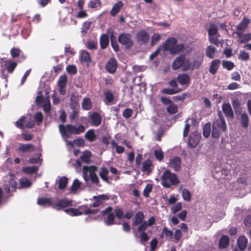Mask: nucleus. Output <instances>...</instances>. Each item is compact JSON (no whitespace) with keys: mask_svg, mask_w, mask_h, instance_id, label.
<instances>
[{"mask_svg":"<svg viewBox=\"0 0 251 251\" xmlns=\"http://www.w3.org/2000/svg\"><path fill=\"white\" fill-rule=\"evenodd\" d=\"M218 119L214 120L212 123L211 137L218 138L222 133L227 130V126L224 117L221 111H218Z\"/></svg>","mask_w":251,"mask_h":251,"instance_id":"f257e3e1","label":"nucleus"},{"mask_svg":"<svg viewBox=\"0 0 251 251\" xmlns=\"http://www.w3.org/2000/svg\"><path fill=\"white\" fill-rule=\"evenodd\" d=\"M58 126L61 135L65 138H69L72 134H80L84 132L85 129L84 126L82 125L76 126L71 124H60Z\"/></svg>","mask_w":251,"mask_h":251,"instance_id":"f03ea898","label":"nucleus"},{"mask_svg":"<svg viewBox=\"0 0 251 251\" xmlns=\"http://www.w3.org/2000/svg\"><path fill=\"white\" fill-rule=\"evenodd\" d=\"M98 167L94 165L90 166H84L82 168L83 177L86 182L91 180L92 183L98 184L99 179L96 174Z\"/></svg>","mask_w":251,"mask_h":251,"instance_id":"7ed1b4c3","label":"nucleus"},{"mask_svg":"<svg viewBox=\"0 0 251 251\" xmlns=\"http://www.w3.org/2000/svg\"><path fill=\"white\" fill-rule=\"evenodd\" d=\"M161 181L163 186L166 188H170L171 185H177L179 183L176 175L169 170L164 172L161 176Z\"/></svg>","mask_w":251,"mask_h":251,"instance_id":"20e7f679","label":"nucleus"},{"mask_svg":"<svg viewBox=\"0 0 251 251\" xmlns=\"http://www.w3.org/2000/svg\"><path fill=\"white\" fill-rule=\"evenodd\" d=\"M112 211L113 208L109 206L100 212L102 216H107L106 219L104 221V223L106 226H111L115 224V215L114 213L112 212Z\"/></svg>","mask_w":251,"mask_h":251,"instance_id":"39448f33","label":"nucleus"},{"mask_svg":"<svg viewBox=\"0 0 251 251\" xmlns=\"http://www.w3.org/2000/svg\"><path fill=\"white\" fill-rule=\"evenodd\" d=\"M118 42L124 45L126 49H130L133 45V42L131 39V35L129 33H123L121 34L118 38Z\"/></svg>","mask_w":251,"mask_h":251,"instance_id":"423d86ee","label":"nucleus"},{"mask_svg":"<svg viewBox=\"0 0 251 251\" xmlns=\"http://www.w3.org/2000/svg\"><path fill=\"white\" fill-rule=\"evenodd\" d=\"M73 201L67 199H58L56 202L53 203L52 208L56 210L65 209L66 208L70 207L72 205Z\"/></svg>","mask_w":251,"mask_h":251,"instance_id":"0eeeda50","label":"nucleus"},{"mask_svg":"<svg viewBox=\"0 0 251 251\" xmlns=\"http://www.w3.org/2000/svg\"><path fill=\"white\" fill-rule=\"evenodd\" d=\"M68 82V78L65 74L59 76L57 82V86L60 95H64L66 93V87Z\"/></svg>","mask_w":251,"mask_h":251,"instance_id":"6e6552de","label":"nucleus"},{"mask_svg":"<svg viewBox=\"0 0 251 251\" xmlns=\"http://www.w3.org/2000/svg\"><path fill=\"white\" fill-rule=\"evenodd\" d=\"M201 135L197 131L192 132L189 137L188 144L190 147L196 148L200 142Z\"/></svg>","mask_w":251,"mask_h":251,"instance_id":"1a4fd4ad","label":"nucleus"},{"mask_svg":"<svg viewBox=\"0 0 251 251\" xmlns=\"http://www.w3.org/2000/svg\"><path fill=\"white\" fill-rule=\"evenodd\" d=\"M136 39L140 44L146 45L149 41L150 36L145 30H141L137 33Z\"/></svg>","mask_w":251,"mask_h":251,"instance_id":"9d476101","label":"nucleus"},{"mask_svg":"<svg viewBox=\"0 0 251 251\" xmlns=\"http://www.w3.org/2000/svg\"><path fill=\"white\" fill-rule=\"evenodd\" d=\"M118 62L114 57L110 58L106 63L105 68L106 71L110 74H114L117 70Z\"/></svg>","mask_w":251,"mask_h":251,"instance_id":"9b49d317","label":"nucleus"},{"mask_svg":"<svg viewBox=\"0 0 251 251\" xmlns=\"http://www.w3.org/2000/svg\"><path fill=\"white\" fill-rule=\"evenodd\" d=\"M90 205L88 204H84L78 207V209H79V215H90L97 214L99 212L98 209H91Z\"/></svg>","mask_w":251,"mask_h":251,"instance_id":"f8f14e48","label":"nucleus"},{"mask_svg":"<svg viewBox=\"0 0 251 251\" xmlns=\"http://www.w3.org/2000/svg\"><path fill=\"white\" fill-rule=\"evenodd\" d=\"M222 109L226 118L230 119L234 118V112L229 103L224 102L222 106Z\"/></svg>","mask_w":251,"mask_h":251,"instance_id":"ddd939ff","label":"nucleus"},{"mask_svg":"<svg viewBox=\"0 0 251 251\" xmlns=\"http://www.w3.org/2000/svg\"><path fill=\"white\" fill-rule=\"evenodd\" d=\"M176 42L177 40L175 38L171 37L166 40L163 46H161L163 47L164 51H169L171 53Z\"/></svg>","mask_w":251,"mask_h":251,"instance_id":"4468645a","label":"nucleus"},{"mask_svg":"<svg viewBox=\"0 0 251 251\" xmlns=\"http://www.w3.org/2000/svg\"><path fill=\"white\" fill-rule=\"evenodd\" d=\"M181 160L178 156L171 158L168 163L169 167L174 169L175 171H178L181 168Z\"/></svg>","mask_w":251,"mask_h":251,"instance_id":"2eb2a0df","label":"nucleus"},{"mask_svg":"<svg viewBox=\"0 0 251 251\" xmlns=\"http://www.w3.org/2000/svg\"><path fill=\"white\" fill-rule=\"evenodd\" d=\"M90 123L93 126H98L102 121V117L97 112H94L90 116Z\"/></svg>","mask_w":251,"mask_h":251,"instance_id":"dca6fc26","label":"nucleus"},{"mask_svg":"<svg viewBox=\"0 0 251 251\" xmlns=\"http://www.w3.org/2000/svg\"><path fill=\"white\" fill-rule=\"evenodd\" d=\"M176 80L182 86H188L190 83V77L186 74H179L176 77Z\"/></svg>","mask_w":251,"mask_h":251,"instance_id":"f3484780","label":"nucleus"},{"mask_svg":"<svg viewBox=\"0 0 251 251\" xmlns=\"http://www.w3.org/2000/svg\"><path fill=\"white\" fill-rule=\"evenodd\" d=\"M221 64V60L216 59L211 61L209 68V72L212 75H215L218 70Z\"/></svg>","mask_w":251,"mask_h":251,"instance_id":"a211bd4d","label":"nucleus"},{"mask_svg":"<svg viewBox=\"0 0 251 251\" xmlns=\"http://www.w3.org/2000/svg\"><path fill=\"white\" fill-rule=\"evenodd\" d=\"M37 203L44 207L51 206L52 207L54 203L50 198L41 197L38 199Z\"/></svg>","mask_w":251,"mask_h":251,"instance_id":"6ab92c4d","label":"nucleus"},{"mask_svg":"<svg viewBox=\"0 0 251 251\" xmlns=\"http://www.w3.org/2000/svg\"><path fill=\"white\" fill-rule=\"evenodd\" d=\"M153 166L152 161L147 159L143 162L141 170L143 172L146 173L147 175H149L151 172V167Z\"/></svg>","mask_w":251,"mask_h":251,"instance_id":"aec40b11","label":"nucleus"},{"mask_svg":"<svg viewBox=\"0 0 251 251\" xmlns=\"http://www.w3.org/2000/svg\"><path fill=\"white\" fill-rule=\"evenodd\" d=\"M18 150L22 152H32L35 151L34 146L30 144H20Z\"/></svg>","mask_w":251,"mask_h":251,"instance_id":"412c9836","label":"nucleus"},{"mask_svg":"<svg viewBox=\"0 0 251 251\" xmlns=\"http://www.w3.org/2000/svg\"><path fill=\"white\" fill-rule=\"evenodd\" d=\"M185 60V56L183 55L177 57L172 64V69L176 70L182 66Z\"/></svg>","mask_w":251,"mask_h":251,"instance_id":"4be33fe9","label":"nucleus"},{"mask_svg":"<svg viewBox=\"0 0 251 251\" xmlns=\"http://www.w3.org/2000/svg\"><path fill=\"white\" fill-rule=\"evenodd\" d=\"M145 218L144 213L142 211H139L136 213L135 218L133 219L132 226H137L142 222Z\"/></svg>","mask_w":251,"mask_h":251,"instance_id":"5701e85b","label":"nucleus"},{"mask_svg":"<svg viewBox=\"0 0 251 251\" xmlns=\"http://www.w3.org/2000/svg\"><path fill=\"white\" fill-rule=\"evenodd\" d=\"M109 171L105 167H101L100 168V172H99V176L100 178L104 182L109 183V179H112L111 178L108 177Z\"/></svg>","mask_w":251,"mask_h":251,"instance_id":"b1692460","label":"nucleus"},{"mask_svg":"<svg viewBox=\"0 0 251 251\" xmlns=\"http://www.w3.org/2000/svg\"><path fill=\"white\" fill-rule=\"evenodd\" d=\"M100 44L101 49L107 48L109 45V38L107 34H102L100 39Z\"/></svg>","mask_w":251,"mask_h":251,"instance_id":"393cba45","label":"nucleus"},{"mask_svg":"<svg viewBox=\"0 0 251 251\" xmlns=\"http://www.w3.org/2000/svg\"><path fill=\"white\" fill-rule=\"evenodd\" d=\"M80 61L89 64L92 62L90 54L87 51L83 50L81 52Z\"/></svg>","mask_w":251,"mask_h":251,"instance_id":"a878e982","label":"nucleus"},{"mask_svg":"<svg viewBox=\"0 0 251 251\" xmlns=\"http://www.w3.org/2000/svg\"><path fill=\"white\" fill-rule=\"evenodd\" d=\"M173 232L169 230L167 227L164 226L162 228V231L160 235V238L165 237L167 240H170L173 237Z\"/></svg>","mask_w":251,"mask_h":251,"instance_id":"bb28decb","label":"nucleus"},{"mask_svg":"<svg viewBox=\"0 0 251 251\" xmlns=\"http://www.w3.org/2000/svg\"><path fill=\"white\" fill-rule=\"evenodd\" d=\"M229 243V238L227 235H223L219 241V248L221 249H226Z\"/></svg>","mask_w":251,"mask_h":251,"instance_id":"cd10ccee","label":"nucleus"},{"mask_svg":"<svg viewBox=\"0 0 251 251\" xmlns=\"http://www.w3.org/2000/svg\"><path fill=\"white\" fill-rule=\"evenodd\" d=\"M123 6V2L122 1H118L113 5L112 9L110 11V15L112 16H115L116 14L120 12Z\"/></svg>","mask_w":251,"mask_h":251,"instance_id":"c85d7f7f","label":"nucleus"},{"mask_svg":"<svg viewBox=\"0 0 251 251\" xmlns=\"http://www.w3.org/2000/svg\"><path fill=\"white\" fill-rule=\"evenodd\" d=\"M85 138L90 142H93L96 139V135L95 133V130L93 129H89L84 134Z\"/></svg>","mask_w":251,"mask_h":251,"instance_id":"c756f323","label":"nucleus"},{"mask_svg":"<svg viewBox=\"0 0 251 251\" xmlns=\"http://www.w3.org/2000/svg\"><path fill=\"white\" fill-rule=\"evenodd\" d=\"M78 101V95H76L75 94L73 93L71 95L70 98V108L72 109H75L77 105Z\"/></svg>","mask_w":251,"mask_h":251,"instance_id":"7c9ffc66","label":"nucleus"},{"mask_svg":"<svg viewBox=\"0 0 251 251\" xmlns=\"http://www.w3.org/2000/svg\"><path fill=\"white\" fill-rule=\"evenodd\" d=\"M237 243L240 250L244 251L247 246L248 240L244 236H240L238 239Z\"/></svg>","mask_w":251,"mask_h":251,"instance_id":"2f4dec72","label":"nucleus"},{"mask_svg":"<svg viewBox=\"0 0 251 251\" xmlns=\"http://www.w3.org/2000/svg\"><path fill=\"white\" fill-rule=\"evenodd\" d=\"M216 51L217 50L215 47L212 46H208L206 49L205 55L207 57L212 59L215 57Z\"/></svg>","mask_w":251,"mask_h":251,"instance_id":"473e14b6","label":"nucleus"},{"mask_svg":"<svg viewBox=\"0 0 251 251\" xmlns=\"http://www.w3.org/2000/svg\"><path fill=\"white\" fill-rule=\"evenodd\" d=\"M203 60V56H200L196 57L192 62L191 69H198L201 65Z\"/></svg>","mask_w":251,"mask_h":251,"instance_id":"72a5a7b5","label":"nucleus"},{"mask_svg":"<svg viewBox=\"0 0 251 251\" xmlns=\"http://www.w3.org/2000/svg\"><path fill=\"white\" fill-rule=\"evenodd\" d=\"M232 104L234 110V112L236 115L241 114L242 108L241 106L240 103L238 100L232 101Z\"/></svg>","mask_w":251,"mask_h":251,"instance_id":"f704fd0d","label":"nucleus"},{"mask_svg":"<svg viewBox=\"0 0 251 251\" xmlns=\"http://www.w3.org/2000/svg\"><path fill=\"white\" fill-rule=\"evenodd\" d=\"M17 65V63L11 60H8L5 62L6 70L8 73H12L16 68Z\"/></svg>","mask_w":251,"mask_h":251,"instance_id":"c9c22d12","label":"nucleus"},{"mask_svg":"<svg viewBox=\"0 0 251 251\" xmlns=\"http://www.w3.org/2000/svg\"><path fill=\"white\" fill-rule=\"evenodd\" d=\"M93 199L98 201L99 205L100 206L103 203L104 201L109 200L110 199V197L108 195L101 194L94 196Z\"/></svg>","mask_w":251,"mask_h":251,"instance_id":"e433bc0d","label":"nucleus"},{"mask_svg":"<svg viewBox=\"0 0 251 251\" xmlns=\"http://www.w3.org/2000/svg\"><path fill=\"white\" fill-rule=\"evenodd\" d=\"M93 199L98 201L99 205L100 206L103 203L104 201L109 200L110 199V197L108 195L101 194L94 196Z\"/></svg>","mask_w":251,"mask_h":251,"instance_id":"4c0bfd02","label":"nucleus"},{"mask_svg":"<svg viewBox=\"0 0 251 251\" xmlns=\"http://www.w3.org/2000/svg\"><path fill=\"white\" fill-rule=\"evenodd\" d=\"M250 23V20L244 18L241 22L237 25L236 29L244 31L247 28Z\"/></svg>","mask_w":251,"mask_h":251,"instance_id":"58836bf2","label":"nucleus"},{"mask_svg":"<svg viewBox=\"0 0 251 251\" xmlns=\"http://www.w3.org/2000/svg\"><path fill=\"white\" fill-rule=\"evenodd\" d=\"M82 107L86 110H90L92 108L91 100L89 98H84L82 102Z\"/></svg>","mask_w":251,"mask_h":251,"instance_id":"ea45409f","label":"nucleus"},{"mask_svg":"<svg viewBox=\"0 0 251 251\" xmlns=\"http://www.w3.org/2000/svg\"><path fill=\"white\" fill-rule=\"evenodd\" d=\"M249 119L246 113H243L241 115V124L242 126L247 128L249 126Z\"/></svg>","mask_w":251,"mask_h":251,"instance_id":"a19ab883","label":"nucleus"},{"mask_svg":"<svg viewBox=\"0 0 251 251\" xmlns=\"http://www.w3.org/2000/svg\"><path fill=\"white\" fill-rule=\"evenodd\" d=\"M211 131V125L210 122L206 123L203 127V135L205 138H208Z\"/></svg>","mask_w":251,"mask_h":251,"instance_id":"79ce46f5","label":"nucleus"},{"mask_svg":"<svg viewBox=\"0 0 251 251\" xmlns=\"http://www.w3.org/2000/svg\"><path fill=\"white\" fill-rule=\"evenodd\" d=\"M68 183V178L67 177L65 176L61 177L58 182V188L59 189H65Z\"/></svg>","mask_w":251,"mask_h":251,"instance_id":"37998d69","label":"nucleus"},{"mask_svg":"<svg viewBox=\"0 0 251 251\" xmlns=\"http://www.w3.org/2000/svg\"><path fill=\"white\" fill-rule=\"evenodd\" d=\"M64 211L67 214L72 216H79L80 214L79 209H78V208H66Z\"/></svg>","mask_w":251,"mask_h":251,"instance_id":"c03bdc74","label":"nucleus"},{"mask_svg":"<svg viewBox=\"0 0 251 251\" xmlns=\"http://www.w3.org/2000/svg\"><path fill=\"white\" fill-rule=\"evenodd\" d=\"M181 91V89H176L174 88H164L161 90V93L167 95H173L177 93L180 92Z\"/></svg>","mask_w":251,"mask_h":251,"instance_id":"a18cd8bd","label":"nucleus"},{"mask_svg":"<svg viewBox=\"0 0 251 251\" xmlns=\"http://www.w3.org/2000/svg\"><path fill=\"white\" fill-rule=\"evenodd\" d=\"M92 153L90 151H86L83 152V154L80 156V159L82 162L88 163L90 161V158L91 156Z\"/></svg>","mask_w":251,"mask_h":251,"instance_id":"49530a36","label":"nucleus"},{"mask_svg":"<svg viewBox=\"0 0 251 251\" xmlns=\"http://www.w3.org/2000/svg\"><path fill=\"white\" fill-rule=\"evenodd\" d=\"M167 111L171 114H175L178 112V106L172 102L167 107Z\"/></svg>","mask_w":251,"mask_h":251,"instance_id":"de8ad7c7","label":"nucleus"},{"mask_svg":"<svg viewBox=\"0 0 251 251\" xmlns=\"http://www.w3.org/2000/svg\"><path fill=\"white\" fill-rule=\"evenodd\" d=\"M155 158L159 161H161L164 158V152L161 149H156L154 151Z\"/></svg>","mask_w":251,"mask_h":251,"instance_id":"09e8293b","label":"nucleus"},{"mask_svg":"<svg viewBox=\"0 0 251 251\" xmlns=\"http://www.w3.org/2000/svg\"><path fill=\"white\" fill-rule=\"evenodd\" d=\"M222 65L224 68L226 69L228 71L231 70L235 67V65L233 62L227 60L223 61Z\"/></svg>","mask_w":251,"mask_h":251,"instance_id":"8fccbe9b","label":"nucleus"},{"mask_svg":"<svg viewBox=\"0 0 251 251\" xmlns=\"http://www.w3.org/2000/svg\"><path fill=\"white\" fill-rule=\"evenodd\" d=\"M80 185L81 182L79 181L78 179H75L71 187V191L73 192H75L77 190L80 188Z\"/></svg>","mask_w":251,"mask_h":251,"instance_id":"3c124183","label":"nucleus"},{"mask_svg":"<svg viewBox=\"0 0 251 251\" xmlns=\"http://www.w3.org/2000/svg\"><path fill=\"white\" fill-rule=\"evenodd\" d=\"M86 47L90 50H96L97 48V42L96 41L88 40L86 44Z\"/></svg>","mask_w":251,"mask_h":251,"instance_id":"603ef678","label":"nucleus"},{"mask_svg":"<svg viewBox=\"0 0 251 251\" xmlns=\"http://www.w3.org/2000/svg\"><path fill=\"white\" fill-rule=\"evenodd\" d=\"M182 196L183 200L189 201L191 200V194L190 191L186 188H184L182 191Z\"/></svg>","mask_w":251,"mask_h":251,"instance_id":"864d4df0","label":"nucleus"},{"mask_svg":"<svg viewBox=\"0 0 251 251\" xmlns=\"http://www.w3.org/2000/svg\"><path fill=\"white\" fill-rule=\"evenodd\" d=\"M250 58V55L249 53L244 51L240 50L238 56V59L242 61H247Z\"/></svg>","mask_w":251,"mask_h":251,"instance_id":"5fc2aeb1","label":"nucleus"},{"mask_svg":"<svg viewBox=\"0 0 251 251\" xmlns=\"http://www.w3.org/2000/svg\"><path fill=\"white\" fill-rule=\"evenodd\" d=\"M25 120V116L21 117L19 120H18L15 122V126L18 128L21 129H25V126H24V123Z\"/></svg>","mask_w":251,"mask_h":251,"instance_id":"6e6d98bb","label":"nucleus"},{"mask_svg":"<svg viewBox=\"0 0 251 251\" xmlns=\"http://www.w3.org/2000/svg\"><path fill=\"white\" fill-rule=\"evenodd\" d=\"M160 35L158 33H154L151 38V46L153 47L160 40Z\"/></svg>","mask_w":251,"mask_h":251,"instance_id":"4d7b16f0","label":"nucleus"},{"mask_svg":"<svg viewBox=\"0 0 251 251\" xmlns=\"http://www.w3.org/2000/svg\"><path fill=\"white\" fill-rule=\"evenodd\" d=\"M218 33V29L215 25H211L210 27L208 30V36H213Z\"/></svg>","mask_w":251,"mask_h":251,"instance_id":"13d9d810","label":"nucleus"},{"mask_svg":"<svg viewBox=\"0 0 251 251\" xmlns=\"http://www.w3.org/2000/svg\"><path fill=\"white\" fill-rule=\"evenodd\" d=\"M101 2L100 0H93L89 1L88 7L91 8H95L101 5Z\"/></svg>","mask_w":251,"mask_h":251,"instance_id":"bf43d9fd","label":"nucleus"},{"mask_svg":"<svg viewBox=\"0 0 251 251\" xmlns=\"http://www.w3.org/2000/svg\"><path fill=\"white\" fill-rule=\"evenodd\" d=\"M184 48V45L180 44L175 45L174 48L172 50L171 54H175L179 53Z\"/></svg>","mask_w":251,"mask_h":251,"instance_id":"052dcab7","label":"nucleus"},{"mask_svg":"<svg viewBox=\"0 0 251 251\" xmlns=\"http://www.w3.org/2000/svg\"><path fill=\"white\" fill-rule=\"evenodd\" d=\"M92 24L91 21H85L83 23L82 25V27L81 29V32L86 33L88 32V30L90 29L91 25Z\"/></svg>","mask_w":251,"mask_h":251,"instance_id":"680f3d73","label":"nucleus"},{"mask_svg":"<svg viewBox=\"0 0 251 251\" xmlns=\"http://www.w3.org/2000/svg\"><path fill=\"white\" fill-rule=\"evenodd\" d=\"M105 98L109 103H112L114 100V96L113 94L109 91H105L104 93Z\"/></svg>","mask_w":251,"mask_h":251,"instance_id":"e2e57ef3","label":"nucleus"},{"mask_svg":"<svg viewBox=\"0 0 251 251\" xmlns=\"http://www.w3.org/2000/svg\"><path fill=\"white\" fill-rule=\"evenodd\" d=\"M152 189V185L151 184H148L143 191V195L145 197L148 198L149 197L150 193Z\"/></svg>","mask_w":251,"mask_h":251,"instance_id":"0e129e2a","label":"nucleus"},{"mask_svg":"<svg viewBox=\"0 0 251 251\" xmlns=\"http://www.w3.org/2000/svg\"><path fill=\"white\" fill-rule=\"evenodd\" d=\"M115 216L119 219L121 220L124 216V212L121 208H116L114 210Z\"/></svg>","mask_w":251,"mask_h":251,"instance_id":"69168bd1","label":"nucleus"},{"mask_svg":"<svg viewBox=\"0 0 251 251\" xmlns=\"http://www.w3.org/2000/svg\"><path fill=\"white\" fill-rule=\"evenodd\" d=\"M67 72L70 75H75L77 73V69L75 65H70L66 68Z\"/></svg>","mask_w":251,"mask_h":251,"instance_id":"338daca9","label":"nucleus"},{"mask_svg":"<svg viewBox=\"0 0 251 251\" xmlns=\"http://www.w3.org/2000/svg\"><path fill=\"white\" fill-rule=\"evenodd\" d=\"M35 121L37 122L38 125H40L43 122V117L42 112H37L34 116Z\"/></svg>","mask_w":251,"mask_h":251,"instance_id":"774afa93","label":"nucleus"}]
</instances>
